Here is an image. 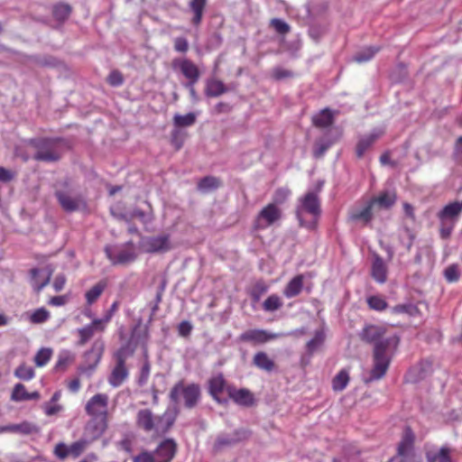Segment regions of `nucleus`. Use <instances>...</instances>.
<instances>
[{"label": "nucleus", "mask_w": 462, "mask_h": 462, "mask_svg": "<svg viewBox=\"0 0 462 462\" xmlns=\"http://www.w3.org/2000/svg\"><path fill=\"white\" fill-rule=\"evenodd\" d=\"M445 278L449 282H454L459 279L458 268L456 264L449 265L444 272Z\"/></svg>", "instance_id": "nucleus-55"}, {"label": "nucleus", "mask_w": 462, "mask_h": 462, "mask_svg": "<svg viewBox=\"0 0 462 462\" xmlns=\"http://www.w3.org/2000/svg\"><path fill=\"white\" fill-rule=\"evenodd\" d=\"M105 328L104 320L98 319H94L90 324L78 329L79 338L77 345L79 346H85L91 339L96 331L103 332Z\"/></svg>", "instance_id": "nucleus-15"}, {"label": "nucleus", "mask_w": 462, "mask_h": 462, "mask_svg": "<svg viewBox=\"0 0 462 462\" xmlns=\"http://www.w3.org/2000/svg\"><path fill=\"white\" fill-rule=\"evenodd\" d=\"M107 258L113 264H126L135 260L136 254L133 246L129 248V244L125 245V248L119 251L116 254H114L108 246L105 249Z\"/></svg>", "instance_id": "nucleus-16"}, {"label": "nucleus", "mask_w": 462, "mask_h": 462, "mask_svg": "<svg viewBox=\"0 0 462 462\" xmlns=\"http://www.w3.org/2000/svg\"><path fill=\"white\" fill-rule=\"evenodd\" d=\"M377 138L378 135L376 134H370L361 138L356 144V156L358 158H362L365 152L372 146Z\"/></svg>", "instance_id": "nucleus-39"}, {"label": "nucleus", "mask_w": 462, "mask_h": 462, "mask_svg": "<svg viewBox=\"0 0 462 462\" xmlns=\"http://www.w3.org/2000/svg\"><path fill=\"white\" fill-rule=\"evenodd\" d=\"M191 330H192V326L190 325V323L189 321L184 320L179 324L178 331L180 336L187 337L190 334Z\"/></svg>", "instance_id": "nucleus-63"}, {"label": "nucleus", "mask_w": 462, "mask_h": 462, "mask_svg": "<svg viewBox=\"0 0 462 462\" xmlns=\"http://www.w3.org/2000/svg\"><path fill=\"white\" fill-rule=\"evenodd\" d=\"M397 196L395 192L384 191L374 197L369 201L374 208L377 206L380 208L388 209L395 204Z\"/></svg>", "instance_id": "nucleus-25"}, {"label": "nucleus", "mask_w": 462, "mask_h": 462, "mask_svg": "<svg viewBox=\"0 0 462 462\" xmlns=\"http://www.w3.org/2000/svg\"><path fill=\"white\" fill-rule=\"evenodd\" d=\"M291 194V191L290 189L283 187L278 188L273 195V201L271 203H275L277 207H279L288 200Z\"/></svg>", "instance_id": "nucleus-48"}, {"label": "nucleus", "mask_w": 462, "mask_h": 462, "mask_svg": "<svg viewBox=\"0 0 462 462\" xmlns=\"http://www.w3.org/2000/svg\"><path fill=\"white\" fill-rule=\"evenodd\" d=\"M428 462H453L451 458V449L447 446H443L438 452L427 453Z\"/></svg>", "instance_id": "nucleus-34"}, {"label": "nucleus", "mask_w": 462, "mask_h": 462, "mask_svg": "<svg viewBox=\"0 0 462 462\" xmlns=\"http://www.w3.org/2000/svg\"><path fill=\"white\" fill-rule=\"evenodd\" d=\"M228 91L223 81L217 79H210L206 83L205 94L208 97H217Z\"/></svg>", "instance_id": "nucleus-29"}, {"label": "nucleus", "mask_w": 462, "mask_h": 462, "mask_svg": "<svg viewBox=\"0 0 462 462\" xmlns=\"http://www.w3.org/2000/svg\"><path fill=\"white\" fill-rule=\"evenodd\" d=\"M146 250L149 253L166 252L170 250V237L167 235L152 236L147 239Z\"/></svg>", "instance_id": "nucleus-22"}, {"label": "nucleus", "mask_w": 462, "mask_h": 462, "mask_svg": "<svg viewBox=\"0 0 462 462\" xmlns=\"http://www.w3.org/2000/svg\"><path fill=\"white\" fill-rule=\"evenodd\" d=\"M88 444V442L85 439H80V440L73 442L69 447V455L73 456L74 457H78L86 449Z\"/></svg>", "instance_id": "nucleus-52"}, {"label": "nucleus", "mask_w": 462, "mask_h": 462, "mask_svg": "<svg viewBox=\"0 0 462 462\" xmlns=\"http://www.w3.org/2000/svg\"><path fill=\"white\" fill-rule=\"evenodd\" d=\"M196 122V116L194 113H188L184 116L175 115L173 116V125L176 128L187 127L194 125Z\"/></svg>", "instance_id": "nucleus-42"}, {"label": "nucleus", "mask_w": 462, "mask_h": 462, "mask_svg": "<svg viewBox=\"0 0 462 462\" xmlns=\"http://www.w3.org/2000/svg\"><path fill=\"white\" fill-rule=\"evenodd\" d=\"M51 349L41 348L34 356L35 365L39 367L44 366L51 360Z\"/></svg>", "instance_id": "nucleus-49"}, {"label": "nucleus", "mask_w": 462, "mask_h": 462, "mask_svg": "<svg viewBox=\"0 0 462 462\" xmlns=\"http://www.w3.org/2000/svg\"><path fill=\"white\" fill-rule=\"evenodd\" d=\"M152 453L156 462H171L177 453V443L172 439H166L160 442Z\"/></svg>", "instance_id": "nucleus-11"}, {"label": "nucleus", "mask_w": 462, "mask_h": 462, "mask_svg": "<svg viewBox=\"0 0 462 462\" xmlns=\"http://www.w3.org/2000/svg\"><path fill=\"white\" fill-rule=\"evenodd\" d=\"M105 351V343L101 338L96 339L90 348L85 352V365L79 367L81 373L93 371L100 363Z\"/></svg>", "instance_id": "nucleus-9"}, {"label": "nucleus", "mask_w": 462, "mask_h": 462, "mask_svg": "<svg viewBox=\"0 0 462 462\" xmlns=\"http://www.w3.org/2000/svg\"><path fill=\"white\" fill-rule=\"evenodd\" d=\"M61 409H62L61 405L54 403V402H49L44 403V405H43V411L47 416L55 415L58 412H60L61 411Z\"/></svg>", "instance_id": "nucleus-60"}, {"label": "nucleus", "mask_w": 462, "mask_h": 462, "mask_svg": "<svg viewBox=\"0 0 462 462\" xmlns=\"http://www.w3.org/2000/svg\"><path fill=\"white\" fill-rule=\"evenodd\" d=\"M349 372L347 369L340 370L332 379V389L335 392H341L347 386L349 383Z\"/></svg>", "instance_id": "nucleus-35"}, {"label": "nucleus", "mask_w": 462, "mask_h": 462, "mask_svg": "<svg viewBox=\"0 0 462 462\" xmlns=\"http://www.w3.org/2000/svg\"><path fill=\"white\" fill-rule=\"evenodd\" d=\"M207 5V0H191L189 3L190 11L193 14L191 23L199 26L203 19V14Z\"/></svg>", "instance_id": "nucleus-32"}, {"label": "nucleus", "mask_w": 462, "mask_h": 462, "mask_svg": "<svg viewBox=\"0 0 462 462\" xmlns=\"http://www.w3.org/2000/svg\"><path fill=\"white\" fill-rule=\"evenodd\" d=\"M14 376L23 381H30L34 378L35 371L31 365L23 363L14 370Z\"/></svg>", "instance_id": "nucleus-40"}, {"label": "nucleus", "mask_w": 462, "mask_h": 462, "mask_svg": "<svg viewBox=\"0 0 462 462\" xmlns=\"http://www.w3.org/2000/svg\"><path fill=\"white\" fill-rule=\"evenodd\" d=\"M366 303L370 310L378 312L384 311L388 308V303L381 295H371L366 298Z\"/></svg>", "instance_id": "nucleus-37"}, {"label": "nucleus", "mask_w": 462, "mask_h": 462, "mask_svg": "<svg viewBox=\"0 0 462 462\" xmlns=\"http://www.w3.org/2000/svg\"><path fill=\"white\" fill-rule=\"evenodd\" d=\"M332 145V142L330 141H320L316 143L315 148L313 151V154L316 158L322 157L325 152L328 150V148Z\"/></svg>", "instance_id": "nucleus-54"}, {"label": "nucleus", "mask_w": 462, "mask_h": 462, "mask_svg": "<svg viewBox=\"0 0 462 462\" xmlns=\"http://www.w3.org/2000/svg\"><path fill=\"white\" fill-rule=\"evenodd\" d=\"M272 77L276 80H281L287 78H292L293 72L282 68H275L272 71Z\"/></svg>", "instance_id": "nucleus-57"}, {"label": "nucleus", "mask_w": 462, "mask_h": 462, "mask_svg": "<svg viewBox=\"0 0 462 462\" xmlns=\"http://www.w3.org/2000/svg\"><path fill=\"white\" fill-rule=\"evenodd\" d=\"M321 344V339L316 336L307 343V348L310 353L314 352L317 347Z\"/></svg>", "instance_id": "nucleus-64"}, {"label": "nucleus", "mask_w": 462, "mask_h": 462, "mask_svg": "<svg viewBox=\"0 0 462 462\" xmlns=\"http://www.w3.org/2000/svg\"><path fill=\"white\" fill-rule=\"evenodd\" d=\"M232 110V106L226 102H219L214 107V113L217 115L227 114Z\"/></svg>", "instance_id": "nucleus-62"}, {"label": "nucleus", "mask_w": 462, "mask_h": 462, "mask_svg": "<svg viewBox=\"0 0 462 462\" xmlns=\"http://www.w3.org/2000/svg\"><path fill=\"white\" fill-rule=\"evenodd\" d=\"M295 215L300 226L309 230L316 229L321 216V202L318 193L308 191L300 197Z\"/></svg>", "instance_id": "nucleus-3"}, {"label": "nucleus", "mask_w": 462, "mask_h": 462, "mask_svg": "<svg viewBox=\"0 0 462 462\" xmlns=\"http://www.w3.org/2000/svg\"><path fill=\"white\" fill-rule=\"evenodd\" d=\"M71 13L70 5L67 4H58L53 6L52 14L58 21H65L69 18Z\"/></svg>", "instance_id": "nucleus-44"}, {"label": "nucleus", "mask_w": 462, "mask_h": 462, "mask_svg": "<svg viewBox=\"0 0 462 462\" xmlns=\"http://www.w3.org/2000/svg\"><path fill=\"white\" fill-rule=\"evenodd\" d=\"M140 331L141 326L136 325L133 328L131 337L127 340V342L123 344L112 355L114 365L107 377V381L108 383L115 388L121 386L129 376V368L126 365V360L134 356L135 353L137 341L134 339L136 337H139Z\"/></svg>", "instance_id": "nucleus-2"}, {"label": "nucleus", "mask_w": 462, "mask_h": 462, "mask_svg": "<svg viewBox=\"0 0 462 462\" xmlns=\"http://www.w3.org/2000/svg\"><path fill=\"white\" fill-rule=\"evenodd\" d=\"M226 393L229 398L238 405L250 407L254 403V394L247 389H236L234 386H229Z\"/></svg>", "instance_id": "nucleus-17"}, {"label": "nucleus", "mask_w": 462, "mask_h": 462, "mask_svg": "<svg viewBox=\"0 0 462 462\" xmlns=\"http://www.w3.org/2000/svg\"><path fill=\"white\" fill-rule=\"evenodd\" d=\"M282 300L277 294H272L263 301V309L265 311H275L282 307Z\"/></svg>", "instance_id": "nucleus-46"}, {"label": "nucleus", "mask_w": 462, "mask_h": 462, "mask_svg": "<svg viewBox=\"0 0 462 462\" xmlns=\"http://www.w3.org/2000/svg\"><path fill=\"white\" fill-rule=\"evenodd\" d=\"M270 25L275 30V32L279 34H287L291 31L290 25L279 19V18H273L270 22Z\"/></svg>", "instance_id": "nucleus-51"}, {"label": "nucleus", "mask_w": 462, "mask_h": 462, "mask_svg": "<svg viewBox=\"0 0 462 462\" xmlns=\"http://www.w3.org/2000/svg\"><path fill=\"white\" fill-rule=\"evenodd\" d=\"M230 385H227L226 379L224 378L223 374H219L216 376H213L208 381V393L212 396V398L219 402H225L226 401H223L221 399V394L226 391L227 387Z\"/></svg>", "instance_id": "nucleus-18"}, {"label": "nucleus", "mask_w": 462, "mask_h": 462, "mask_svg": "<svg viewBox=\"0 0 462 462\" xmlns=\"http://www.w3.org/2000/svg\"><path fill=\"white\" fill-rule=\"evenodd\" d=\"M282 217V210L275 203H268L256 215L253 228L256 231L264 230L279 222Z\"/></svg>", "instance_id": "nucleus-8"}, {"label": "nucleus", "mask_w": 462, "mask_h": 462, "mask_svg": "<svg viewBox=\"0 0 462 462\" xmlns=\"http://www.w3.org/2000/svg\"><path fill=\"white\" fill-rule=\"evenodd\" d=\"M186 134L179 128H175L171 133V143L175 150H180L184 143Z\"/></svg>", "instance_id": "nucleus-50"}, {"label": "nucleus", "mask_w": 462, "mask_h": 462, "mask_svg": "<svg viewBox=\"0 0 462 462\" xmlns=\"http://www.w3.org/2000/svg\"><path fill=\"white\" fill-rule=\"evenodd\" d=\"M414 441L415 435L411 428L409 426L405 427L402 435V439L397 446V453L408 457L413 450Z\"/></svg>", "instance_id": "nucleus-19"}, {"label": "nucleus", "mask_w": 462, "mask_h": 462, "mask_svg": "<svg viewBox=\"0 0 462 462\" xmlns=\"http://www.w3.org/2000/svg\"><path fill=\"white\" fill-rule=\"evenodd\" d=\"M40 397V393L37 391L28 393L23 383H16L11 394V399L14 402L39 400Z\"/></svg>", "instance_id": "nucleus-26"}, {"label": "nucleus", "mask_w": 462, "mask_h": 462, "mask_svg": "<svg viewBox=\"0 0 462 462\" xmlns=\"http://www.w3.org/2000/svg\"><path fill=\"white\" fill-rule=\"evenodd\" d=\"M201 398V390L198 383L185 384L183 380L176 383L170 392V399L178 403L183 400L187 409L196 407Z\"/></svg>", "instance_id": "nucleus-6"}, {"label": "nucleus", "mask_w": 462, "mask_h": 462, "mask_svg": "<svg viewBox=\"0 0 462 462\" xmlns=\"http://www.w3.org/2000/svg\"><path fill=\"white\" fill-rule=\"evenodd\" d=\"M108 395L97 393L92 396L85 406V411L90 417L107 418Z\"/></svg>", "instance_id": "nucleus-10"}, {"label": "nucleus", "mask_w": 462, "mask_h": 462, "mask_svg": "<svg viewBox=\"0 0 462 462\" xmlns=\"http://www.w3.org/2000/svg\"><path fill=\"white\" fill-rule=\"evenodd\" d=\"M221 181L214 176H207L201 179L198 183V189L201 191L216 189L220 187Z\"/></svg>", "instance_id": "nucleus-41"}, {"label": "nucleus", "mask_w": 462, "mask_h": 462, "mask_svg": "<svg viewBox=\"0 0 462 462\" xmlns=\"http://www.w3.org/2000/svg\"><path fill=\"white\" fill-rule=\"evenodd\" d=\"M177 416L175 408H167L162 414H155L149 408L140 409L135 415V426L152 439H158L171 430Z\"/></svg>", "instance_id": "nucleus-1"}, {"label": "nucleus", "mask_w": 462, "mask_h": 462, "mask_svg": "<svg viewBox=\"0 0 462 462\" xmlns=\"http://www.w3.org/2000/svg\"><path fill=\"white\" fill-rule=\"evenodd\" d=\"M277 337V334L270 333L264 329H249L238 337V341L257 345L264 344Z\"/></svg>", "instance_id": "nucleus-12"}, {"label": "nucleus", "mask_w": 462, "mask_h": 462, "mask_svg": "<svg viewBox=\"0 0 462 462\" xmlns=\"http://www.w3.org/2000/svg\"><path fill=\"white\" fill-rule=\"evenodd\" d=\"M30 143L37 150L33 155L35 161L53 162L61 158L63 140L60 138L32 139Z\"/></svg>", "instance_id": "nucleus-5"}, {"label": "nucleus", "mask_w": 462, "mask_h": 462, "mask_svg": "<svg viewBox=\"0 0 462 462\" xmlns=\"http://www.w3.org/2000/svg\"><path fill=\"white\" fill-rule=\"evenodd\" d=\"M174 65L178 64L182 75L189 79V84L193 86L196 84L200 77V73L197 65L189 59L175 60Z\"/></svg>", "instance_id": "nucleus-14"}, {"label": "nucleus", "mask_w": 462, "mask_h": 462, "mask_svg": "<svg viewBox=\"0 0 462 462\" xmlns=\"http://www.w3.org/2000/svg\"><path fill=\"white\" fill-rule=\"evenodd\" d=\"M304 277L302 274L294 276L285 286L283 294L286 298L291 299L298 296L303 288Z\"/></svg>", "instance_id": "nucleus-28"}, {"label": "nucleus", "mask_w": 462, "mask_h": 462, "mask_svg": "<svg viewBox=\"0 0 462 462\" xmlns=\"http://www.w3.org/2000/svg\"><path fill=\"white\" fill-rule=\"evenodd\" d=\"M106 287L107 282L106 280H100L98 282L94 284L85 293L86 303L88 306L94 304L105 291Z\"/></svg>", "instance_id": "nucleus-30"}, {"label": "nucleus", "mask_w": 462, "mask_h": 462, "mask_svg": "<svg viewBox=\"0 0 462 462\" xmlns=\"http://www.w3.org/2000/svg\"><path fill=\"white\" fill-rule=\"evenodd\" d=\"M55 196L61 208L69 212L76 211L81 202L79 198L71 197L69 194L60 190L56 191Z\"/></svg>", "instance_id": "nucleus-24"}, {"label": "nucleus", "mask_w": 462, "mask_h": 462, "mask_svg": "<svg viewBox=\"0 0 462 462\" xmlns=\"http://www.w3.org/2000/svg\"><path fill=\"white\" fill-rule=\"evenodd\" d=\"M54 454L60 459L66 458L69 455V447L64 443H59L56 445Z\"/></svg>", "instance_id": "nucleus-61"}, {"label": "nucleus", "mask_w": 462, "mask_h": 462, "mask_svg": "<svg viewBox=\"0 0 462 462\" xmlns=\"http://www.w3.org/2000/svg\"><path fill=\"white\" fill-rule=\"evenodd\" d=\"M379 51V47L370 46L365 48L354 56V60L358 63L369 61Z\"/></svg>", "instance_id": "nucleus-43"}, {"label": "nucleus", "mask_w": 462, "mask_h": 462, "mask_svg": "<svg viewBox=\"0 0 462 462\" xmlns=\"http://www.w3.org/2000/svg\"><path fill=\"white\" fill-rule=\"evenodd\" d=\"M107 83L112 87H118L124 83L123 74L117 70H112L106 79Z\"/></svg>", "instance_id": "nucleus-53"}, {"label": "nucleus", "mask_w": 462, "mask_h": 462, "mask_svg": "<svg viewBox=\"0 0 462 462\" xmlns=\"http://www.w3.org/2000/svg\"><path fill=\"white\" fill-rule=\"evenodd\" d=\"M391 335H389L390 337ZM386 336V328L379 325H366L360 333V338L366 343H374V346L382 341H384Z\"/></svg>", "instance_id": "nucleus-13"}, {"label": "nucleus", "mask_w": 462, "mask_h": 462, "mask_svg": "<svg viewBox=\"0 0 462 462\" xmlns=\"http://www.w3.org/2000/svg\"><path fill=\"white\" fill-rule=\"evenodd\" d=\"M133 462H156V458L153 453L143 450L133 458Z\"/></svg>", "instance_id": "nucleus-59"}, {"label": "nucleus", "mask_w": 462, "mask_h": 462, "mask_svg": "<svg viewBox=\"0 0 462 462\" xmlns=\"http://www.w3.org/2000/svg\"><path fill=\"white\" fill-rule=\"evenodd\" d=\"M51 318V313L45 308H39L35 310L29 317L32 324H42Z\"/></svg>", "instance_id": "nucleus-45"}, {"label": "nucleus", "mask_w": 462, "mask_h": 462, "mask_svg": "<svg viewBox=\"0 0 462 462\" xmlns=\"http://www.w3.org/2000/svg\"><path fill=\"white\" fill-rule=\"evenodd\" d=\"M253 365L265 372H272L275 368L274 361L271 359L269 356L263 351H260L254 354L253 357Z\"/></svg>", "instance_id": "nucleus-31"}, {"label": "nucleus", "mask_w": 462, "mask_h": 462, "mask_svg": "<svg viewBox=\"0 0 462 462\" xmlns=\"http://www.w3.org/2000/svg\"><path fill=\"white\" fill-rule=\"evenodd\" d=\"M337 115V111L326 107L312 116V125L317 128H328L334 124Z\"/></svg>", "instance_id": "nucleus-21"}, {"label": "nucleus", "mask_w": 462, "mask_h": 462, "mask_svg": "<svg viewBox=\"0 0 462 462\" xmlns=\"http://www.w3.org/2000/svg\"><path fill=\"white\" fill-rule=\"evenodd\" d=\"M268 286L263 281L256 282L250 289L249 294L254 302H258L261 297L267 291Z\"/></svg>", "instance_id": "nucleus-47"}, {"label": "nucleus", "mask_w": 462, "mask_h": 462, "mask_svg": "<svg viewBox=\"0 0 462 462\" xmlns=\"http://www.w3.org/2000/svg\"><path fill=\"white\" fill-rule=\"evenodd\" d=\"M173 47L175 51L186 53L189 51V42L184 37H177L173 41Z\"/></svg>", "instance_id": "nucleus-56"}, {"label": "nucleus", "mask_w": 462, "mask_h": 462, "mask_svg": "<svg viewBox=\"0 0 462 462\" xmlns=\"http://www.w3.org/2000/svg\"><path fill=\"white\" fill-rule=\"evenodd\" d=\"M107 429V418L91 417L87 423L86 432L92 440L99 439Z\"/></svg>", "instance_id": "nucleus-20"}, {"label": "nucleus", "mask_w": 462, "mask_h": 462, "mask_svg": "<svg viewBox=\"0 0 462 462\" xmlns=\"http://www.w3.org/2000/svg\"><path fill=\"white\" fill-rule=\"evenodd\" d=\"M371 275L379 283H384L387 280V266L383 258L378 255L373 261Z\"/></svg>", "instance_id": "nucleus-23"}, {"label": "nucleus", "mask_w": 462, "mask_h": 462, "mask_svg": "<svg viewBox=\"0 0 462 462\" xmlns=\"http://www.w3.org/2000/svg\"><path fill=\"white\" fill-rule=\"evenodd\" d=\"M39 273H40V270L37 268H33L31 270L32 278L34 282L33 286L37 292L41 291L49 283V281H50V277H47L43 282H38L36 281V277L39 274Z\"/></svg>", "instance_id": "nucleus-58"}, {"label": "nucleus", "mask_w": 462, "mask_h": 462, "mask_svg": "<svg viewBox=\"0 0 462 462\" xmlns=\"http://www.w3.org/2000/svg\"><path fill=\"white\" fill-rule=\"evenodd\" d=\"M462 213V201H454L447 204L437 214L439 221V236L442 239H448Z\"/></svg>", "instance_id": "nucleus-7"}, {"label": "nucleus", "mask_w": 462, "mask_h": 462, "mask_svg": "<svg viewBox=\"0 0 462 462\" xmlns=\"http://www.w3.org/2000/svg\"><path fill=\"white\" fill-rule=\"evenodd\" d=\"M9 430H11V433H18L22 435H30L39 431L38 427L29 421H23L18 424H11V428Z\"/></svg>", "instance_id": "nucleus-36"}, {"label": "nucleus", "mask_w": 462, "mask_h": 462, "mask_svg": "<svg viewBox=\"0 0 462 462\" xmlns=\"http://www.w3.org/2000/svg\"><path fill=\"white\" fill-rule=\"evenodd\" d=\"M76 359L75 354L69 350H63L58 356V360L55 365V369L57 371L64 372L66 371L71 365L74 364Z\"/></svg>", "instance_id": "nucleus-33"}, {"label": "nucleus", "mask_w": 462, "mask_h": 462, "mask_svg": "<svg viewBox=\"0 0 462 462\" xmlns=\"http://www.w3.org/2000/svg\"><path fill=\"white\" fill-rule=\"evenodd\" d=\"M399 343L400 337L393 334L374 346V366L370 373V380H379L384 376L391 363V356L397 349Z\"/></svg>", "instance_id": "nucleus-4"}, {"label": "nucleus", "mask_w": 462, "mask_h": 462, "mask_svg": "<svg viewBox=\"0 0 462 462\" xmlns=\"http://www.w3.org/2000/svg\"><path fill=\"white\" fill-rule=\"evenodd\" d=\"M373 209L374 207L368 201L362 209H353L349 214V218L352 221H360L365 225L371 222L373 219Z\"/></svg>", "instance_id": "nucleus-27"}, {"label": "nucleus", "mask_w": 462, "mask_h": 462, "mask_svg": "<svg viewBox=\"0 0 462 462\" xmlns=\"http://www.w3.org/2000/svg\"><path fill=\"white\" fill-rule=\"evenodd\" d=\"M392 313L399 315V314H407L410 317L419 316L420 314V310L419 308L412 303H404L398 304L393 307Z\"/></svg>", "instance_id": "nucleus-38"}]
</instances>
